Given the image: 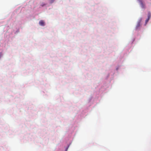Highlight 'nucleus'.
Wrapping results in <instances>:
<instances>
[{
	"label": "nucleus",
	"instance_id": "1",
	"mask_svg": "<svg viewBox=\"0 0 151 151\" xmlns=\"http://www.w3.org/2000/svg\"><path fill=\"white\" fill-rule=\"evenodd\" d=\"M139 2L140 3L141 7L143 8H145V5L143 3V0H138Z\"/></svg>",
	"mask_w": 151,
	"mask_h": 151
},
{
	"label": "nucleus",
	"instance_id": "2",
	"mask_svg": "<svg viewBox=\"0 0 151 151\" xmlns=\"http://www.w3.org/2000/svg\"><path fill=\"white\" fill-rule=\"evenodd\" d=\"M39 24L40 25L42 26H44L45 25V22L42 20H41L40 21Z\"/></svg>",
	"mask_w": 151,
	"mask_h": 151
},
{
	"label": "nucleus",
	"instance_id": "3",
	"mask_svg": "<svg viewBox=\"0 0 151 151\" xmlns=\"http://www.w3.org/2000/svg\"><path fill=\"white\" fill-rule=\"evenodd\" d=\"M150 17H151V14H150V12H149L148 13V18L149 19H150Z\"/></svg>",
	"mask_w": 151,
	"mask_h": 151
},
{
	"label": "nucleus",
	"instance_id": "4",
	"mask_svg": "<svg viewBox=\"0 0 151 151\" xmlns=\"http://www.w3.org/2000/svg\"><path fill=\"white\" fill-rule=\"evenodd\" d=\"M140 23H139L138 24H137V28H138V27L139 26H140Z\"/></svg>",
	"mask_w": 151,
	"mask_h": 151
},
{
	"label": "nucleus",
	"instance_id": "5",
	"mask_svg": "<svg viewBox=\"0 0 151 151\" xmlns=\"http://www.w3.org/2000/svg\"><path fill=\"white\" fill-rule=\"evenodd\" d=\"M45 4L44 3H42V4H41V6H44Z\"/></svg>",
	"mask_w": 151,
	"mask_h": 151
},
{
	"label": "nucleus",
	"instance_id": "6",
	"mask_svg": "<svg viewBox=\"0 0 151 151\" xmlns=\"http://www.w3.org/2000/svg\"><path fill=\"white\" fill-rule=\"evenodd\" d=\"M150 19H149L148 18H147V19L146 20V23H147V22H148L149 20Z\"/></svg>",
	"mask_w": 151,
	"mask_h": 151
},
{
	"label": "nucleus",
	"instance_id": "7",
	"mask_svg": "<svg viewBox=\"0 0 151 151\" xmlns=\"http://www.w3.org/2000/svg\"><path fill=\"white\" fill-rule=\"evenodd\" d=\"M55 0H50V2L51 3H53V1H54Z\"/></svg>",
	"mask_w": 151,
	"mask_h": 151
}]
</instances>
